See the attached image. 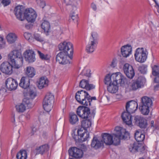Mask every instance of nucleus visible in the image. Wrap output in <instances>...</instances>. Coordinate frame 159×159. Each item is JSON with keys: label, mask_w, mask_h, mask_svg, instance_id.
I'll list each match as a JSON object with an SVG mask.
<instances>
[{"label": "nucleus", "mask_w": 159, "mask_h": 159, "mask_svg": "<svg viewBox=\"0 0 159 159\" xmlns=\"http://www.w3.org/2000/svg\"><path fill=\"white\" fill-rule=\"evenodd\" d=\"M8 59L12 64L7 61L3 62L0 66V70L3 73L10 75L13 72V67L19 68L23 64V58L21 53L17 50L11 52L8 55Z\"/></svg>", "instance_id": "f257e3e1"}, {"label": "nucleus", "mask_w": 159, "mask_h": 159, "mask_svg": "<svg viewBox=\"0 0 159 159\" xmlns=\"http://www.w3.org/2000/svg\"><path fill=\"white\" fill-rule=\"evenodd\" d=\"M115 130V133L112 134V135L107 133L102 134V142H104L107 145H117L120 144L121 139H126L129 137V134L125 129L116 126Z\"/></svg>", "instance_id": "f03ea898"}, {"label": "nucleus", "mask_w": 159, "mask_h": 159, "mask_svg": "<svg viewBox=\"0 0 159 159\" xmlns=\"http://www.w3.org/2000/svg\"><path fill=\"white\" fill-rule=\"evenodd\" d=\"M75 98L79 103L86 106H90L92 100H96L95 97H91L88 93L83 90L77 92Z\"/></svg>", "instance_id": "7ed1b4c3"}, {"label": "nucleus", "mask_w": 159, "mask_h": 159, "mask_svg": "<svg viewBox=\"0 0 159 159\" xmlns=\"http://www.w3.org/2000/svg\"><path fill=\"white\" fill-rule=\"evenodd\" d=\"M113 82L107 86V89L108 92L111 93H116L118 89L117 85L124 84L126 80L125 77L121 73H119L113 77Z\"/></svg>", "instance_id": "20e7f679"}, {"label": "nucleus", "mask_w": 159, "mask_h": 159, "mask_svg": "<svg viewBox=\"0 0 159 159\" xmlns=\"http://www.w3.org/2000/svg\"><path fill=\"white\" fill-rule=\"evenodd\" d=\"M152 104V102L151 98L146 96L142 97L139 107L141 113L145 115H148L150 111V108Z\"/></svg>", "instance_id": "39448f33"}, {"label": "nucleus", "mask_w": 159, "mask_h": 159, "mask_svg": "<svg viewBox=\"0 0 159 159\" xmlns=\"http://www.w3.org/2000/svg\"><path fill=\"white\" fill-rule=\"evenodd\" d=\"M95 110L93 109L91 113L89 107L84 106L79 107L76 110V113L78 116L83 119L94 117L95 115Z\"/></svg>", "instance_id": "423d86ee"}, {"label": "nucleus", "mask_w": 159, "mask_h": 159, "mask_svg": "<svg viewBox=\"0 0 159 159\" xmlns=\"http://www.w3.org/2000/svg\"><path fill=\"white\" fill-rule=\"evenodd\" d=\"M54 102V96L50 93H47L43 101V106L44 110L48 112H49L53 107Z\"/></svg>", "instance_id": "0eeeda50"}, {"label": "nucleus", "mask_w": 159, "mask_h": 159, "mask_svg": "<svg viewBox=\"0 0 159 159\" xmlns=\"http://www.w3.org/2000/svg\"><path fill=\"white\" fill-rule=\"evenodd\" d=\"M146 82V79L142 76L132 81L130 84V89L132 91H136L143 87Z\"/></svg>", "instance_id": "6e6552de"}, {"label": "nucleus", "mask_w": 159, "mask_h": 159, "mask_svg": "<svg viewBox=\"0 0 159 159\" xmlns=\"http://www.w3.org/2000/svg\"><path fill=\"white\" fill-rule=\"evenodd\" d=\"M134 57L136 61L140 62H144L147 57L146 49L143 48H138L136 50Z\"/></svg>", "instance_id": "1a4fd4ad"}, {"label": "nucleus", "mask_w": 159, "mask_h": 159, "mask_svg": "<svg viewBox=\"0 0 159 159\" xmlns=\"http://www.w3.org/2000/svg\"><path fill=\"white\" fill-rule=\"evenodd\" d=\"M59 50L62 51V52H66L67 54L73 55V44L70 42H64L61 43L58 45Z\"/></svg>", "instance_id": "9d476101"}, {"label": "nucleus", "mask_w": 159, "mask_h": 159, "mask_svg": "<svg viewBox=\"0 0 159 159\" xmlns=\"http://www.w3.org/2000/svg\"><path fill=\"white\" fill-rule=\"evenodd\" d=\"M37 16L36 12L31 8L26 9L24 13V17L29 22L33 23Z\"/></svg>", "instance_id": "9b49d317"}, {"label": "nucleus", "mask_w": 159, "mask_h": 159, "mask_svg": "<svg viewBox=\"0 0 159 159\" xmlns=\"http://www.w3.org/2000/svg\"><path fill=\"white\" fill-rule=\"evenodd\" d=\"M133 123L141 128L145 129L147 126V120L144 117L140 116H133Z\"/></svg>", "instance_id": "f8f14e48"}, {"label": "nucleus", "mask_w": 159, "mask_h": 159, "mask_svg": "<svg viewBox=\"0 0 159 159\" xmlns=\"http://www.w3.org/2000/svg\"><path fill=\"white\" fill-rule=\"evenodd\" d=\"M123 70L126 76L129 78L132 79L134 77L135 73L132 66L128 63L125 64L123 66Z\"/></svg>", "instance_id": "ddd939ff"}, {"label": "nucleus", "mask_w": 159, "mask_h": 159, "mask_svg": "<svg viewBox=\"0 0 159 159\" xmlns=\"http://www.w3.org/2000/svg\"><path fill=\"white\" fill-rule=\"evenodd\" d=\"M129 151L133 153L140 151L142 152L144 150V147L138 143H134L130 144L128 146Z\"/></svg>", "instance_id": "4468645a"}, {"label": "nucleus", "mask_w": 159, "mask_h": 159, "mask_svg": "<svg viewBox=\"0 0 159 159\" xmlns=\"http://www.w3.org/2000/svg\"><path fill=\"white\" fill-rule=\"evenodd\" d=\"M25 60L29 63L33 62L35 61V54L32 50H28L24 53Z\"/></svg>", "instance_id": "2eb2a0df"}, {"label": "nucleus", "mask_w": 159, "mask_h": 159, "mask_svg": "<svg viewBox=\"0 0 159 159\" xmlns=\"http://www.w3.org/2000/svg\"><path fill=\"white\" fill-rule=\"evenodd\" d=\"M138 107V103L135 101L131 100L127 102L125 107L126 111L130 113H133L137 109Z\"/></svg>", "instance_id": "dca6fc26"}, {"label": "nucleus", "mask_w": 159, "mask_h": 159, "mask_svg": "<svg viewBox=\"0 0 159 159\" xmlns=\"http://www.w3.org/2000/svg\"><path fill=\"white\" fill-rule=\"evenodd\" d=\"M25 9L24 7L22 5H18L16 6L14 9V13L17 18L20 20H23L22 16L24 15V13Z\"/></svg>", "instance_id": "f3484780"}, {"label": "nucleus", "mask_w": 159, "mask_h": 159, "mask_svg": "<svg viewBox=\"0 0 159 159\" xmlns=\"http://www.w3.org/2000/svg\"><path fill=\"white\" fill-rule=\"evenodd\" d=\"M6 87L10 90H15L17 86V81L11 78H9L5 82Z\"/></svg>", "instance_id": "a211bd4d"}, {"label": "nucleus", "mask_w": 159, "mask_h": 159, "mask_svg": "<svg viewBox=\"0 0 159 159\" xmlns=\"http://www.w3.org/2000/svg\"><path fill=\"white\" fill-rule=\"evenodd\" d=\"M69 152L70 156H71L76 158L81 157L83 153L81 150L76 147L70 148L69 150Z\"/></svg>", "instance_id": "6ab92c4d"}, {"label": "nucleus", "mask_w": 159, "mask_h": 159, "mask_svg": "<svg viewBox=\"0 0 159 159\" xmlns=\"http://www.w3.org/2000/svg\"><path fill=\"white\" fill-rule=\"evenodd\" d=\"M132 47L129 44L122 46L121 48V53L122 55L125 57H129L132 53Z\"/></svg>", "instance_id": "aec40b11"}, {"label": "nucleus", "mask_w": 159, "mask_h": 159, "mask_svg": "<svg viewBox=\"0 0 159 159\" xmlns=\"http://www.w3.org/2000/svg\"><path fill=\"white\" fill-rule=\"evenodd\" d=\"M131 113L127 111L123 112L121 115L123 121L127 125H131L132 124L133 118L130 115Z\"/></svg>", "instance_id": "412c9836"}, {"label": "nucleus", "mask_w": 159, "mask_h": 159, "mask_svg": "<svg viewBox=\"0 0 159 159\" xmlns=\"http://www.w3.org/2000/svg\"><path fill=\"white\" fill-rule=\"evenodd\" d=\"M79 86L81 88L85 89L87 90H90L95 88V86L92 84H89L88 80L83 79L80 81Z\"/></svg>", "instance_id": "4be33fe9"}, {"label": "nucleus", "mask_w": 159, "mask_h": 159, "mask_svg": "<svg viewBox=\"0 0 159 159\" xmlns=\"http://www.w3.org/2000/svg\"><path fill=\"white\" fill-rule=\"evenodd\" d=\"M30 80L27 77H23L20 80V86L24 89L28 88L30 86Z\"/></svg>", "instance_id": "5701e85b"}, {"label": "nucleus", "mask_w": 159, "mask_h": 159, "mask_svg": "<svg viewBox=\"0 0 159 159\" xmlns=\"http://www.w3.org/2000/svg\"><path fill=\"white\" fill-rule=\"evenodd\" d=\"M98 43L89 41L86 46V51L88 53H91L93 52L97 48Z\"/></svg>", "instance_id": "b1692460"}, {"label": "nucleus", "mask_w": 159, "mask_h": 159, "mask_svg": "<svg viewBox=\"0 0 159 159\" xmlns=\"http://www.w3.org/2000/svg\"><path fill=\"white\" fill-rule=\"evenodd\" d=\"M49 147L48 144H45L37 148L35 150L36 151V154H43L49 150Z\"/></svg>", "instance_id": "393cba45"}, {"label": "nucleus", "mask_w": 159, "mask_h": 159, "mask_svg": "<svg viewBox=\"0 0 159 159\" xmlns=\"http://www.w3.org/2000/svg\"><path fill=\"white\" fill-rule=\"evenodd\" d=\"M66 54H67V53L66 52L65 53V52H61L58 53L56 57L57 61L59 63L62 65H64L66 64L67 62H68V61L67 60L65 61L62 60V59L65 57V55Z\"/></svg>", "instance_id": "a878e982"}, {"label": "nucleus", "mask_w": 159, "mask_h": 159, "mask_svg": "<svg viewBox=\"0 0 159 159\" xmlns=\"http://www.w3.org/2000/svg\"><path fill=\"white\" fill-rule=\"evenodd\" d=\"M102 144V142L99 140L98 138L96 137H94L91 143V146L95 149H97L100 148Z\"/></svg>", "instance_id": "bb28decb"}, {"label": "nucleus", "mask_w": 159, "mask_h": 159, "mask_svg": "<svg viewBox=\"0 0 159 159\" xmlns=\"http://www.w3.org/2000/svg\"><path fill=\"white\" fill-rule=\"evenodd\" d=\"M48 81L46 77H41L38 83V86L39 89H42L48 85Z\"/></svg>", "instance_id": "cd10ccee"}, {"label": "nucleus", "mask_w": 159, "mask_h": 159, "mask_svg": "<svg viewBox=\"0 0 159 159\" xmlns=\"http://www.w3.org/2000/svg\"><path fill=\"white\" fill-rule=\"evenodd\" d=\"M27 95L32 99L34 98L36 96V88L34 86H30L27 89Z\"/></svg>", "instance_id": "c85d7f7f"}, {"label": "nucleus", "mask_w": 159, "mask_h": 159, "mask_svg": "<svg viewBox=\"0 0 159 159\" xmlns=\"http://www.w3.org/2000/svg\"><path fill=\"white\" fill-rule=\"evenodd\" d=\"M25 74L29 78H32L35 74V71L34 68L31 66H28L26 68Z\"/></svg>", "instance_id": "c756f323"}, {"label": "nucleus", "mask_w": 159, "mask_h": 159, "mask_svg": "<svg viewBox=\"0 0 159 159\" xmlns=\"http://www.w3.org/2000/svg\"><path fill=\"white\" fill-rule=\"evenodd\" d=\"M17 38V36L14 33H10L6 37L7 42L11 44L14 43L16 41Z\"/></svg>", "instance_id": "7c9ffc66"}, {"label": "nucleus", "mask_w": 159, "mask_h": 159, "mask_svg": "<svg viewBox=\"0 0 159 159\" xmlns=\"http://www.w3.org/2000/svg\"><path fill=\"white\" fill-rule=\"evenodd\" d=\"M79 119L77 115L73 113L69 114V122L72 125H74L78 122Z\"/></svg>", "instance_id": "2f4dec72"}, {"label": "nucleus", "mask_w": 159, "mask_h": 159, "mask_svg": "<svg viewBox=\"0 0 159 159\" xmlns=\"http://www.w3.org/2000/svg\"><path fill=\"white\" fill-rule=\"evenodd\" d=\"M145 137L144 134L138 131H137L135 134V138L138 142L143 141L145 139Z\"/></svg>", "instance_id": "473e14b6"}, {"label": "nucleus", "mask_w": 159, "mask_h": 159, "mask_svg": "<svg viewBox=\"0 0 159 159\" xmlns=\"http://www.w3.org/2000/svg\"><path fill=\"white\" fill-rule=\"evenodd\" d=\"M16 157L18 159H26L27 153L25 150H20L16 155Z\"/></svg>", "instance_id": "72a5a7b5"}, {"label": "nucleus", "mask_w": 159, "mask_h": 159, "mask_svg": "<svg viewBox=\"0 0 159 159\" xmlns=\"http://www.w3.org/2000/svg\"><path fill=\"white\" fill-rule=\"evenodd\" d=\"M81 129H78L77 130V134H78L80 138L83 139V141H86L89 137V134L87 132L85 133V132H81Z\"/></svg>", "instance_id": "f704fd0d"}, {"label": "nucleus", "mask_w": 159, "mask_h": 159, "mask_svg": "<svg viewBox=\"0 0 159 159\" xmlns=\"http://www.w3.org/2000/svg\"><path fill=\"white\" fill-rule=\"evenodd\" d=\"M41 26L45 32L48 33L50 28V25L48 22L47 21H44L42 24Z\"/></svg>", "instance_id": "c9c22d12"}, {"label": "nucleus", "mask_w": 159, "mask_h": 159, "mask_svg": "<svg viewBox=\"0 0 159 159\" xmlns=\"http://www.w3.org/2000/svg\"><path fill=\"white\" fill-rule=\"evenodd\" d=\"M91 125V122L89 120H83L81 122V126L86 129L89 127Z\"/></svg>", "instance_id": "e433bc0d"}, {"label": "nucleus", "mask_w": 159, "mask_h": 159, "mask_svg": "<svg viewBox=\"0 0 159 159\" xmlns=\"http://www.w3.org/2000/svg\"><path fill=\"white\" fill-rule=\"evenodd\" d=\"M98 36L97 33L95 32H92L91 34V37L90 38L89 41L98 43Z\"/></svg>", "instance_id": "4c0bfd02"}, {"label": "nucleus", "mask_w": 159, "mask_h": 159, "mask_svg": "<svg viewBox=\"0 0 159 159\" xmlns=\"http://www.w3.org/2000/svg\"><path fill=\"white\" fill-rule=\"evenodd\" d=\"M16 111L19 112H23L26 110L25 104L22 103L16 106Z\"/></svg>", "instance_id": "58836bf2"}, {"label": "nucleus", "mask_w": 159, "mask_h": 159, "mask_svg": "<svg viewBox=\"0 0 159 159\" xmlns=\"http://www.w3.org/2000/svg\"><path fill=\"white\" fill-rule=\"evenodd\" d=\"M113 75V76H111L110 75L108 74L105 77V80H104V83L105 84H107V85H109L111 84L113 82H112V80H111V78H112V79L113 78V77H115V75Z\"/></svg>", "instance_id": "ea45409f"}, {"label": "nucleus", "mask_w": 159, "mask_h": 159, "mask_svg": "<svg viewBox=\"0 0 159 159\" xmlns=\"http://www.w3.org/2000/svg\"><path fill=\"white\" fill-rule=\"evenodd\" d=\"M90 72L91 70L90 69L85 68L81 72L80 75L89 78L91 76Z\"/></svg>", "instance_id": "a19ab883"}, {"label": "nucleus", "mask_w": 159, "mask_h": 159, "mask_svg": "<svg viewBox=\"0 0 159 159\" xmlns=\"http://www.w3.org/2000/svg\"><path fill=\"white\" fill-rule=\"evenodd\" d=\"M152 75L155 76H157L159 75V66L155 65L152 68Z\"/></svg>", "instance_id": "79ce46f5"}, {"label": "nucleus", "mask_w": 159, "mask_h": 159, "mask_svg": "<svg viewBox=\"0 0 159 159\" xmlns=\"http://www.w3.org/2000/svg\"><path fill=\"white\" fill-rule=\"evenodd\" d=\"M37 52L40 58L42 60H47L49 59L50 57L47 54L44 55L39 51H38Z\"/></svg>", "instance_id": "37998d69"}, {"label": "nucleus", "mask_w": 159, "mask_h": 159, "mask_svg": "<svg viewBox=\"0 0 159 159\" xmlns=\"http://www.w3.org/2000/svg\"><path fill=\"white\" fill-rule=\"evenodd\" d=\"M73 55L70 54H66L65 55V57L62 59V60L65 61L67 60L68 61V62H67L66 64H70L71 62V60L72 58Z\"/></svg>", "instance_id": "c03bdc74"}, {"label": "nucleus", "mask_w": 159, "mask_h": 159, "mask_svg": "<svg viewBox=\"0 0 159 159\" xmlns=\"http://www.w3.org/2000/svg\"><path fill=\"white\" fill-rule=\"evenodd\" d=\"M73 138L75 140L76 142H82L84 141H83V139L80 137L78 134L76 135L75 134L73 133L72 134Z\"/></svg>", "instance_id": "a18cd8bd"}, {"label": "nucleus", "mask_w": 159, "mask_h": 159, "mask_svg": "<svg viewBox=\"0 0 159 159\" xmlns=\"http://www.w3.org/2000/svg\"><path fill=\"white\" fill-rule=\"evenodd\" d=\"M150 126L151 128H152L154 130H158L159 129V125L156 123H154L153 120H151L150 122Z\"/></svg>", "instance_id": "49530a36"}, {"label": "nucleus", "mask_w": 159, "mask_h": 159, "mask_svg": "<svg viewBox=\"0 0 159 159\" xmlns=\"http://www.w3.org/2000/svg\"><path fill=\"white\" fill-rule=\"evenodd\" d=\"M139 70L142 74H145L147 71V66L145 65H143L139 66L138 68Z\"/></svg>", "instance_id": "de8ad7c7"}, {"label": "nucleus", "mask_w": 159, "mask_h": 159, "mask_svg": "<svg viewBox=\"0 0 159 159\" xmlns=\"http://www.w3.org/2000/svg\"><path fill=\"white\" fill-rule=\"evenodd\" d=\"M34 38L37 41L40 42H43L44 41L43 38L38 34L35 33L34 34Z\"/></svg>", "instance_id": "09e8293b"}, {"label": "nucleus", "mask_w": 159, "mask_h": 159, "mask_svg": "<svg viewBox=\"0 0 159 159\" xmlns=\"http://www.w3.org/2000/svg\"><path fill=\"white\" fill-rule=\"evenodd\" d=\"M70 16L72 20L75 22L78 21V18L77 14L73 13L70 15Z\"/></svg>", "instance_id": "8fccbe9b"}, {"label": "nucleus", "mask_w": 159, "mask_h": 159, "mask_svg": "<svg viewBox=\"0 0 159 159\" xmlns=\"http://www.w3.org/2000/svg\"><path fill=\"white\" fill-rule=\"evenodd\" d=\"M37 2L39 4L40 7L42 8H43L45 6V2L43 0H37Z\"/></svg>", "instance_id": "3c124183"}, {"label": "nucleus", "mask_w": 159, "mask_h": 159, "mask_svg": "<svg viewBox=\"0 0 159 159\" xmlns=\"http://www.w3.org/2000/svg\"><path fill=\"white\" fill-rule=\"evenodd\" d=\"M2 4L4 7L7 6L11 3V0H2Z\"/></svg>", "instance_id": "603ef678"}, {"label": "nucleus", "mask_w": 159, "mask_h": 159, "mask_svg": "<svg viewBox=\"0 0 159 159\" xmlns=\"http://www.w3.org/2000/svg\"><path fill=\"white\" fill-rule=\"evenodd\" d=\"M24 36L26 39L29 40L31 37V35L29 33L25 32L24 33Z\"/></svg>", "instance_id": "864d4df0"}, {"label": "nucleus", "mask_w": 159, "mask_h": 159, "mask_svg": "<svg viewBox=\"0 0 159 159\" xmlns=\"http://www.w3.org/2000/svg\"><path fill=\"white\" fill-rule=\"evenodd\" d=\"M5 44L4 39L2 37H0V48L3 47Z\"/></svg>", "instance_id": "5fc2aeb1"}, {"label": "nucleus", "mask_w": 159, "mask_h": 159, "mask_svg": "<svg viewBox=\"0 0 159 159\" xmlns=\"http://www.w3.org/2000/svg\"><path fill=\"white\" fill-rule=\"evenodd\" d=\"M22 103L25 105L26 104L28 106L30 104V100L29 99L25 98L23 99Z\"/></svg>", "instance_id": "6e6d98bb"}, {"label": "nucleus", "mask_w": 159, "mask_h": 159, "mask_svg": "<svg viewBox=\"0 0 159 159\" xmlns=\"http://www.w3.org/2000/svg\"><path fill=\"white\" fill-rule=\"evenodd\" d=\"M37 131L36 128L35 127H32L31 129V131L30 133L29 134V135L32 136L35 134V133Z\"/></svg>", "instance_id": "4d7b16f0"}, {"label": "nucleus", "mask_w": 159, "mask_h": 159, "mask_svg": "<svg viewBox=\"0 0 159 159\" xmlns=\"http://www.w3.org/2000/svg\"><path fill=\"white\" fill-rule=\"evenodd\" d=\"M33 25L31 24H27L25 25V28L28 29H30L33 27Z\"/></svg>", "instance_id": "13d9d810"}, {"label": "nucleus", "mask_w": 159, "mask_h": 159, "mask_svg": "<svg viewBox=\"0 0 159 159\" xmlns=\"http://www.w3.org/2000/svg\"><path fill=\"white\" fill-rule=\"evenodd\" d=\"M154 79V81L155 83H159V75H157Z\"/></svg>", "instance_id": "bf43d9fd"}, {"label": "nucleus", "mask_w": 159, "mask_h": 159, "mask_svg": "<svg viewBox=\"0 0 159 159\" xmlns=\"http://www.w3.org/2000/svg\"><path fill=\"white\" fill-rule=\"evenodd\" d=\"M91 7L94 11H95L96 10L97 7L96 5L95 4L93 3H92L91 5Z\"/></svg>", "instance_id": "052dcab7"}, {"label": "nucleus", "mask_w": 159, "mask_h": 159, "mask_svg": "<svg viewBox=\"0 0 159 159\" xmlns=\"http://www.w3.org/2000/svg\"><path fill=\"white\" fill-rule=\"evenodd\" d=\"M154 90L155 91L159 90V83L154 86Z\"/></svg>", "instance_id": "680f3d73"}, {"label": "nucleus", "mask_w": 159, "mask_h": 159, "mask_svg": "<svg viewBox=\"0 0 159 159\" xmlns=\"http://www.w3.org/2000/svg\"><path fill=\"white\" fill-rule=\"evenodd\" d=\"M81 148H82L83 151H85L86 150V147L84 144L81 145Z\"/></svg>", "instance_id": "e2e57ef3"}, {"label": "nucleus", "mask_w": 159, "mask_h": 159, "mask_svg": "<svg viewBox=\"0 0 159 159\" xmlns=\"http://www.w3.org/2000/svg\"><path fill=\"white\" fill-rule=\"evenodd\" d=\"M110 66L112 67H114L115 66V62L113 61L110 64Z\"/></svg>", "instance_id": "0e129e2a"}, {"label": "nucleus", "mask_w": 159, "mask_h": 159, "mask_svg": "<svg viewBox=\"0 0 159 159\" xmlns=\"http://www.w3.org/2000/svg\"><path fill=\"white\" fill-rule=\"evenodd\" d=\"M79 129H81V130H80L81 132H83V131L84 130H85V131L87 130L85 129H84V128H83L82 127L81 128Z\"/></svg>", "instance_id": "69168bd1"}, {"label": "nucleus", "mask_w": 159, "mask_h": 159, "mask_svg": "<svg viewBox=\"0 0 159 159\" xmlns=\"http://www.w3.org/2000/svg\"><path fill=\"white\" fill-rule=\"evenodd\" d=\"M155 3L157 6H158V7H159V5L158 3H157V2H155Z\"/></svg>", "instance_id": "338daca9"}, {"label": "nucleus", "mask_w": 159, "mask_h": 159, "mask_svg": "<svg viewBox=\"0 0 159 159\" xmlns=\"http://www.w3.org/2000/svg\"><path fill=\"white\" fill-rule=\"evenodd\" d=\"M26 115V117L29 119V114H27Z\"/></svg>", "instance_id": "774afa93"}]
</instances>
